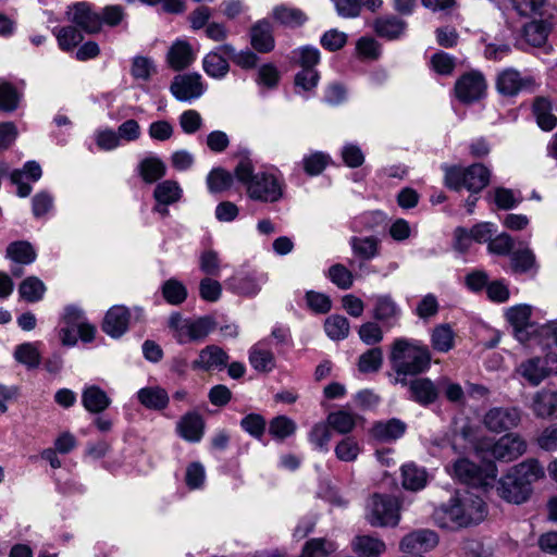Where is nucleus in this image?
<instances>
[{"instance_id":"nucleus-50","label":"nucleus","mask_w":557,"mask_h":557,"mask_svg":"<svg viewBox=\"0 0 557 557\" xmlns=\"http://www.w3.org/2000/svg\"><path fill=\"white\" fill-rule=\"evenodd\" d=\"M324 329L330 338L341 341L349 334V322L344 315L333 314L325 320Z\"/></svg>"},{"instance_id":"nucleus-42","label":"nucleus","mask_w":557,"mask_h":557,"mask_svg":"<svg viewBox=\"0 0 557 557\" xmlns=\"http://www.w3.org/2000/svg\"><path fill=\"white\" fill-rule=\"evenodd\" d=\"M480 40L485 46L483 55L490 61L499 62L512 51L510 44L502 41L497 37L488 41L487 36H483Z\"/></svg>"},{"instance_id":"nucleus-24","label":"nucleus","mask_w":557,"mask_h":557,"mask_svg":"<svg viewBox=\"0 0 557 557\" xmlns=\"http://www.w3.org/2000/svg\"><path fill=\"white\" fill-rule=\"evenodd\" d=\"M531 409L537 418L557 419V391L543 388L535 393Z\"/></svg>"},{"instance_id":"nucleus-55","label":"nucleus","mask_w":557,"mask_h":557,"mask_svg":"<svg viewBox=\"0 0 557 557\" xmlns=\"http://www.w3.org/2000/svg\"><path fill=\"white\" fill-rule=\"evenodd\" d=\"M330 162L329 154L315 151L308 156H305L302 159V168L306 174L310 176H315L321 174L324 169L327 166Z\"/></svg>"},{"instance_id":"nucleus-36","label":"nucleus","mask_w":557,"mask_h":557,"mask_svg":"<svg viewBox=\"0 0 557 557\" xmlns=\"http://www.w3.org/2000/svg\"><path fill=\"white\" fill-rule=\"evenodd\" d=\"M138 173L145 183L152 184L165 175L166 166L160 158L147 157L138 164Z\"/></svg>"},{"instance_id":"nucleus-49","label":"nucleus","mask_w":557,"mask_h":557,"mask_svg":"<svg viewBox=\"0 0 557 557\" xmlns=\"http://www.w3.org/2000/svg\"><path fill=\"white\" fill-rule=\"evenodd\" d=\"M383 364V351L380 347H373L359 357L358 370L361 373L377 372Z\"/></svg>"},{"instance_id":"nucleus-25","label":"nucleus","mask_w":557,"mask_h":557,"mask_svg":"<svg viewBox=\"0 0 557 557\" xmlns=\"http://www.w3.org/2000/svg\"><path fill=\"white\" fill-rule=\"evenodd\" d=\"M138 401L147 409L161 411L169 405L168 392L160 386H147L137 392Z\"/></svg>"},{"instance_id":"nucleus-15","label":"nucleus","mask_w":557,"mask_h":557,"mask_svg":"<svg viewBox=\"0 0 557 557\" xmlns=\"http://www.w3.org/2000/svg\"><path fill=\"white\" fill-rule=\"evenodd\" d=\"M372 317L387 327L395 326L401 315V309L391 295H377L372 298Z\"/></svg>"},{"instance_id":"nucleus-13","label":"nucleus","mask_w":557,"mask_h":557,"mask_svg":"<svg viewBox=\"0 0 557 557\" xmlns=\"http://www.w3.org/2000/svg\"><path fill=\"white\" fill-rule=\"evenodd\" d=\"M70 21L87 34H97L101 30L102 20L100 13L94 11L87 2H77L67 11Z\"/></svg>"},{"instance_id":"nucleus-22","label":"nucleus","mask_w":557,"mask_h":557,"mask_svg":"<svg viewBox=\"0 0 557 557\" xmlns=\"http://www.w3.org/2000/svg\"><path fill=\"white\" fill-rule=\"evenodd\" d=\"M82 405L94 414H100L111 405V398L98 385L86 386L82 392Z\"/></svg>"},{"instance_id":"nucleus-39","label":"nucleus","mask_w":557,"mask_h":557,"mask_svg":"<svg viewBox=\"0 0 557 557\" xmlns=\"http://www.w3.org/2000/svg\"><path fill=\"white\" fill-rule=\"evenodd\" d=\"M183 190L178 183L166 180L159 183L153 190V198L159 205L170 206L177 202L182 197Z\"/></svg>"},{"instance_id":"nucleus-52","label":"nucleus","mask_w":557,"mask_h":557,"mask_svg":"<svg viewBox=\"0 0 557 557\" xmlns=\"http://www.w3.org/2000/svg\"><path fill=\"white\" fill-rule=\"evenodd\" d=\"M58 45L61 50L72 51L84 39L82 33L75 26H63L55 33Z\"/></svg>"},{"instance_id":"nucleus-28","label":"nucleus","mask_w":557,"mask_h":557,"mask_svg":"<svg viewBox=\"0 0 557 557\" xmlns=\"http://www.w3.org/2000/svg\"><path fill=\"white\" fill-rule=\"evenodd\" d=\"M218 326L212 315H202L195 320L189 319L186 329L185 344L190 342H202Z\"/></svg>"},{"instance_id":"nucleus-47","label":"nucleus","mask_w":557,"mask_h":557,"mask_svg":"<svg viewBox=\"0 0 557 557\" xmlns=\"http://www.w3.org/2000/svg\"><path fill=\"white\" fill-rule=\"evenodd\" d=\"M261 280L252 273L234 276L231 278L233 289L245 296H255L260 290Z\"/></svg>"},{"instance_id":"nucleus-19","label":"nucleus","mask_w":557,"mask_h":557,"mask_svg":"<svg viewBox=\"0 0 557 557\" xmlns=\"http://www.w3.org/2000/svg\"><path fill=\"white\" fill-rule=\"evenodd\" d=\"M42 171L38 162L27 161L23 169L13 170L10 174V181L12 184L17 186V195L25 198L30 195L32 186L23 182V177L26 176L32 182H37L41 177Z\"/></svg>"},{"instance_id":"nucleus-16","label":"nucleus","mask_w":557,"mask_h":557,"mask_svg":"<svg viewBox=\"0 0 557 557\" xmlns=\"http://www.w3.org/2000/svg\"><path fill=\"white\" fill-rule=\"evenodd\" d=\"M230 360L227 352L216 345H208L199 351V356L193 361L194 370H223Z\"/></svg>"},{"instance_id":"nucleus-29","label":"nucleus","mask_w":557,"mask_h":557,"mask_svg":"<svg viewBox=\"0 0 557 557\" xmlns=\"http://www.w3.org/2000/svg\"><path fill=\"white\" fill-rule=\"evenodd\" d=\"M272 17L288 28L301 27L308 21V16L302 10L286 4L274 7Z\"/></svg>"},{"instance_id":"nucleus-35","label":"nucleus","mask_w":557,"mask_h":557,"mask_svg":"<svg viewBox=\"0 0 557 557\" xmlns=\"http://www.w3.org/2000/svg\"><path fill=\"white\" fill-rule=\"evenodd\" d=\"M5 257L18 264H30L36 260L37 253L29 242L16 240L9 244Z\"/></svg>"},{"instance_id":"nucleus-51","label":"nucleus","mask_w":557,"mask_h":557,"mask_svg":"<svg viewBox=\"0 0 557 557\" xmlns=\"http://www.w3.org/2000/svg\"><path fill=\"white\" fill-rule=\"evenodd\" d=\"M548 28L543 21H532L523 27V36L528 44L541 47L545 44Z\"/></svg>"},{"instance_id":"nucleus-32","label":"nucleus","mask_w":557,"mask_h":557,"mask_svg":"<svg viewBox=\"0 0 557 557\" xmlns=\"http://www.w3.org/2000/svg\"><path fill=\"white\" fill-rule=\"evenodd\" d=\"M355 553L359 557H380L386 549L385 543L371 535H358L352 541Z\"/></svg>"},{"instance_id":"nucleus-20","label":"nucleus","mask_w":557,"mask_h":557,"mask_svg":"<svg viewBox=\"0 0 557 557\" xmlns=\"http://www.w3.org/2000/svg\"><path fill=\"white\" fill-rule=\"evenodd\" d=\"M177 431L180 436L185 441L197 443L203 436V418L198 412H187L177 423Z\"/></svg>"},{"instance_id":"nucleus-48","label":"nucleus","mask_w":557,"mask_h":557,"mask_svg":"<svg viewBox=\"0 0 557 557\" xmlns=\"http://www.w3.org/2000/svg\"><path fill=\"white\" fill-rule=\"evenodd\" d=\"M296 423L286 416H277L270 421L269 433L273 438L283 441L296 432Z\"/></svg>"},{"instance_id":"nucleus-10","label":"nucleus","mask_w":557,"mask_h":557,"mask_svg":"<svg viewBox=\"0 0 557 557\" xmlns=\"http://www.w3.org/2000/svg\"><path fill=\"white\" fill-rule=\"evenodd\" d=\"M522 419V410L516 406L493 407L483 418L486 429L494 433H502L517 428Z\"/></svg>"},{"instance_id":"nucleus-1","label":"nucleus","mask_w":557,"mask_h":557,"mask_svg":"<svg viewBox=\"0 0 557 557\" xmlns=\"http://www.w3.org/2000/svg\"><path fill=\"white\" fill-rule=\"evenodd\" d=\"M486 515V504L480 496L469 491H457L435 510L434 520L438 527L453 530L479 524Z\"/></svg>"},{"instance_id":"nucleus-41","label":"nucleus","mask_w":557,"mask_h":557,"mask_svg":"<svg viewBox=\"0 0 557 557\" xmlns=\"http://www.w3.org/2000/svg\"><path fill=\"white\" fill-rule=\"evenodd\" d=\"M20 296L27 302H37L42 299L46 286L36 276H28L18 286Z\"/></svg>"},{"instance_id":"nucleus-2","label":"nucleus","mask_w":557,"mask_h":557,"mask_svg":"<svg viewBox=\"0 0 557 557\" xmlns=\"http://www.w3.org/2000/svg\"><path fill=\"white\" fill-rule=\"evenodd\" d=\"M238 162L234 174L238 183L245 186L248 197L261 202H276L283 196L282 184L270 173H255V165L247 149L238 150Z\"/></svg>"},{"instance_id":"nucleus-59","label":"nucleus","mask_w":557,"mask_h":557,"mask_svg":"<svg viewBox=\"0 0 557 557\" xmlns=\"http://www.w3.org/2000/svg\"><path fill=\"white\" fill-rule=\"evenodd\" d=\"M521 369L523 377L534 386L539 385L548 375L546 369L541 366L539 358L530 359L522 363Z\"/></svg>"},{"instance_id":"nucleus-5","label":"nucleus","mask_w":557,"mask_h":557,"mask_svg":"<svg viewBox=\"0 0 557 557\" xmlns=\"http://www.w3.org/2000/svg\"><path fill=\"white\" fill-rule=\"evenodd\" d=\"M442 169L444 185L455 191L466 188L471 194H479L490 184L491 171L482 163H473L467 168L444 164Z\"/></svg>"},{"instance_id":"nucleus-8","label":"nucleus","mask_w":557,"mask_h":557,"mask_svg":"<svg viewBox=\"0 0 557 557\" xmlns=\"http://www.w3.org/2000/svg\"><path fill=\"white\" fill-rule=\"evenodd\" d=\"M487 82L479 70H471L460 75L455 82L454 94L462 104H472L485 98Z\"/></svg>"},{"instance_id":"nucleus-4","label":"nucleus","mask_w":557,"mask_h":557,"mask_svg":"<svg viewBox=\"0 0 557 557\" xmlns=\"http://www.w3.org/2000/svg\"><path fill=\"white\" fill-rule=\"evenodd\" d=\"M392 369L397 377L400 375L417 376L431 366V352L426 345L420 341L406 337L395 338L388 356Z\"/></svg>"},{"instance_id":"nucleus-43","label":"nucleus","mask_w":557,"mask_h":557,"mask_svg":"<svg viewBox=\"0 0 557 557\" xmlns=\"http://www.w3.org/2000/svg\"><path fill=\"white\" fill-rule=\"evenodd\" d=\"M356 414L346 410H337L327 416V424L339 434H348L356 426Z\"/></svg>"},{"instance_id":"nucleus-18","label":"nucleus","mask_w":557,"mask_h":557,"mask_svg":"<svg viewBox=\"0 0 557 557\" xmlns=\"http://www.w3.org/2000/svg\"><path fill=\"white\" fill-rule=\"evenodd\" d=\"M129 310L124 306H113L104 315L101 329L113 338L121 337L128 329Z\"/></svg>"},{"instance_id":"nucleus-54","label":"nucleus","mask_w":557,"mask_h":557,"mask_svg":"<svg viewBox=\"0 0 557 557\" xmlns=\"http://www.w3.org/2000/svg\"><path fill=\"white\" fill-rule=\"evenodd\" d=\"M240 428L248 433L250 436L261 440L265 433L267 421L263 416L259 413L246 414L240 420Z\"/></svg>"},{"instance_id":"nucleus-58","label":"nucleus","mask_w":557,"mask_h":557,"mask_svg":"<svg viewBox=\"0 0 557 557\" xmlns=\"http://www.w3.org/2000/svg\"><path fill=\"white\" fill-rule=\"evenodd\" d=\"M309 442L320 451H329V443L332 438L331 430L329 425L323 423H317L312 426L309 432Z\"/></svg>"},{"instance_id":"nucleus-11","label":"nucleus","mask_w":557,"mask_h":557,"mask_svg":"<svg viewBox=\"0 0 557 557\" xmlns=\"http://www.w3.org/2000/svg\"><path fill=\"white\" fill-rule=\"evenodd\" d=\"M206 85L199 73H186L174 76L170 91L178 101L189 102L200 98L206 91Z\"/></svg>"},{"instance_id":"nucleus-26","label":"nucleus","mask_w":557,"mask_h":557,"mask_svg":"<svg viewBox=\"0 0 557 557\" xmlns=\"http://www.w3.org/2000/svg\"><path fill=\"white\" fill-rule=\"evenodd\" d=\"M532 112L537 125L543 131H552L557 125V116L553 112V102L549 98L539 96L534 99Z\"/></svg>"},{"instance_id":"nucleus-61","label":"nucleus","mask_w":557,"mask_h":557,"mask_svg":"<svg viewBox=\"0 0 557 557\" xmlns=\"http://www.w3.org/2000/svg\"><path fill=\"white\" fill-rule=\"evenodd\" d=\"M431 67L440 75H451L456 67V58L444 51L435 52L431 57Z\"/></svg>"},{"instance_id":"nucleus-63","label":"nucleus","mask_w":557,"mask_h":557,"mask_svg":"<svg viewBox=\"0 0 557 557\" xmlns=\"http://www.w3.org/2000/svg\"><path fill=\"white\" fill-rule=\"evenodd\" d=\"M513 247L515 240L507 233H502L492 238L487 245L488 251L497 256H510Z\"/></svg>"},{"instance_id":"nucleus-30","label":"nucleus","mask_w":557,"mask_h":557,"mask_svg":"<svg viewBox=\"0 0 557 557\" xmlns=\"http://www.w3.org/2000/svg\"><path fill=\"white\" fill-rule=\"evenodd\" d=\"M225 57L219 47L210 51L202 60V67L207 75L216 79L225 77L230 71V64Z\"/></svg>"},{"instance_id":"nucleus-27","label":"nucleus","mask_w":557,"mask_h":557,"mask_svg":"<svg viewBox=\"0 0 557 557\" xmlns=\"http://www.w3.org/2000/svg\"><path fill=\"white\" fill-rule=\"evenodd\" d=\"M166 60L174 71L188 67L195 60L191 46L184 40L175 41L166 54Z\"/></svg>"},{"instance_id":"nucleus-45","label":"nucleus","mask_w":557,"mask_h":557,"mask_svg":"<svg viewBox=\"0 0 557 557\" xmlns=\"http://www.w3.org/2000/svg\"><path fill=\"white\" fill-rule=\"evenodd\" d=\"M187 295L185 285L176 278H170L162 285V296L170 305L178 306L183 304Z\"/></svg>"},{"instance_id":"nucleus-56","label":"nucleus","mask_w":557,"mask_h":557,"mask_svg":"<svg viewBox=\"0 0 557 557\" xmlns=\"http://www.w3.org/2000/svg\"><path fill=\"white\" fill-rule=\"evenodd\" d=\"M327 277L343 290L349 289L354 284L352 273L342 263L331 265L327 270Z\"/></svg>"},{"instance_id":"nucleus-64","label":"nucleus","mask_w":557,"mask_h":557,"mask_svg":"<svg viewBox=\"0 0 557 557\" xmlns=\"http://www.w3.org/2000/svg\"><path fill=\"white\" fill-rule=\"evenodd\" d=\"M360 448L352 437H345L335 447V455L341 461H354L359 455Z\"/></svg>"},{"instance_id":"nucleus-9","label":"nucleus","mask_w":557,"mask_h":557,"mask_svg":"<svg viewBox=\"0 0 557 557\" xmlns=\"http://www.w3.org/2000/svg\"><path fill=\"white\" fill-rule=\"evenodd\" d=\"M396 383L408 388V399L422 407L435 404L440 398L438 381L433 382L429 377H416L408 380L405 376L396 377Z\"/></svg>"},{"instance_id":"nucleus-6","label":"nucleus","mask_w":557,"mask_h":557,"mask_svg":"<svg viewBox=\"0 0 557 557\" xmlns=\"http://www.w3.org/2000/svg\"><path fill=\"white\" fill-rule=\"evenodd\" d=\"M368 521L372 527H395L398 524L399 502L395 496L373 494L369 502Z\"/></svg>"},{"instance_id":"nucleus-33","label":"nucleus","mask_w":557,"mask_h":557,"mask_svg":"<svg viewBox=\"0 0 557 557\" xmlns=\"http://www.w3.org/2000/svg\"><path fill=\"white\" fill-rule=\"evenodd\" d=\"M403 486L409 491L422 490L428 482V473L424 468L418 467L414 462L401 467Z\"/></svg>"},{"instance_id":"nucleus-38","label":"nucleus","mask_w":557,"mask_h":557,"mask_svg":"<svg viewBox=\"0 0 557 557\" xmlns=\"http://www.w3.org/2000/svg\"><path fill=\"white\" fill-rule=\"evenodd\" d=\"M235 174L224 168H213L207 175V186L211 194H220L228 190L234 183Z\"/></svg>"},{"instance_id":"nucleus-21","label":"nucleus","mask_w":557,"mask_h":557,"mask_svg":"<svg viewBox=\"0 0 557 557\" xmlns=\"http://www.w3.org/2000/svg\"><path fill=\"white\" fill-rule=\"evenodd\" d=\"M407 430V424L397 418L387 421H377L371 429L372 436L384 443H391L400 438Z\"/></svg>"},{"instance_id":"nucleus-31","label":"nucleus","mask_w":557,"mask_h":557,"mask_svg":"<svg viewBox=\"0 0 557 557\" xmlns=\"http://www.w3.org/2000/svg\"><path fill=\"white\" fill-rule=\"evenodd\" d=\"M219 50L223 51V53L238 67L243 70H253L257 67L259 62V57L257 53L248 48L245 50L236 51L235 48L231 44H223L219 46Z\"/></svg>"},{"instance_id":"nucleus-12","label":"nucleus","mask_w":557,"mask_h":557,"mask_svg":"<svg viewBox=\"0 0 557 557\" xmlns=\"http://www.w3.org/2000/svg\"><path fill=\"white\" fill-rule=\"evenodd\" d=\"M535 86L531 76H522L519 71L508 67L496 78V89L503 96L513 97L523 90H532Z\"/></svg>"},{"instance_id":"nucleus-40","label":"nucleus","mask_w":557,"mask_h":557,"mask_svg":"<svg viewBox=\"0 0 557 557\" xmlns=\"http://www.w3.org/2000/svg\"><path fill=\"white\" fill-rule=\"evenodd\" d=\"M22 92L10 82L0 79V112L12 113L21 102Z\"/></svg>"},{"instance_id":"nucleus-53","label":"nucleus","mask_w":557,"mask_h":557,"mask_svg":"<svg viewBox=\"0 0 557 557\" xmlns=\"http://www.w3.org/2000/svg\"><path fill=\"white\" fill-rule=\"evenodd\" d=\"M249 361L252 368L259 372H270L275 367L273 352L258 347L251 348Z\"/></svg>"},{"instance_id":"nucleus-62","label":"nucleus","mask_w":557,"mask_h":557,"mask_svg":"<svg viewBox=\"0 0 557 557\" xmlns=\"http://www.w3.org/2000/svg\"><path fill=\"white\" fill-rule=\"evenodd\" d=\"M154 72L156 67L149 58L138 55L133 59L131 73L135 79L147 82Z\"/></svg>"},{"instance_id":"nucleus-14","label":"nucleus","mask_w":557,"mask_h":557,"mask_svg":"<svg viewBox=\"0 0 557 557\" xmlns=\"http://www.w3.org/2000/svg\"><path fill=\"white\" fill-rule=\"evenodd\" d=\"M527 450L525 441L518 434L509 433L502 436L490 448L491 455L498 461L510 462Z\"/></svg>"},{"instance_id":"nucleus-17","label":"nucleus","mask_w":557,"mask_h":557,"mask_svg":"<svg viewBox=\"0 0 557 557\" xmlns=\"http://www.w3.org/2000/svg\"><path fill=\"white\" fill-rule=\"evenodd\" d=\"M249 37L252 49L259 53H269L275 48L273 26L265 18L250 27Z\"/></svg>"},{"instance_id":"nucleus-46","label":"nucleus","mask_w":557,"mask_h":557,"mask_svg":"<svg viewBox=\"0 0 557 557\" xmlns=\"http://www.w3.org/2000/svg\"><path fill=\"white\" fill-rule=\"evenodd\" d=\"M431 343L435 350L447 352L454 347V332L449 324H440L434 327Z\"/></svg>"},{"instance_id":"nucleus-60","label":"nucleus","mask_w":557,"mask_h":557,"mask_svg":"<svg viewBox=\"0 0 557 557\" xmlns=\"http://www.w3.org/2000/svg\"><path fill=\"white\" fill-rule=\"evenodd\" d=\"M532 308L528 305H517L510 307L506 311V319L512 327L515 326H532L530 319Z\"/></svg>"},{"instance_id":"nucleus-3","label":"nucleus","mask_w":557,"mask_h":557,"mask_svg":"<svg viewBox=\"0 0 557 557\" xmlns=\"http://www.w3.org/2000/svg\"><path fill=\"white\" fill-rule=\"evenodd\" d=\"M545 474L543 467L536 459H528L509 469L500 478L497 494L508 503L522 504L532 494V484Z\"/></svg>"},{"instance_id":"nucleus-34","label":"nucleus","mask_w":557,"mask_h":557,"mask_svg":"<svg viewBox=\"0 0 557 557\" xmlns=\"http://www.w3.org/2000/svg\"><path fill=\"white\" fill-rule=\"evenodd\" d=\"M510 268L516 274H524L531 271L536 273L539 265L534 252L530 248H522L511 252Z\"/></svg>"},{"instance_id":"nucleus-44","label":"nucleus","mask_w":557,"mask_h":557,"mask_svg":"<svg viewBox=\"0 0 557 557\" xmlns=\"http://www.w3.org/2000/svg\"><path fill=\"white\" fill-rule=\"evenodd\" d=\"M14 358L17 362L26 366L28 369H36L40 364V352L34 343H23L17 345L14 350Z\"/></svg>"},{"instance_id":"nucleus-37","label":"nucleus","mask_w":557,"mask_h":557,"mask_svg":"<svg viewBox=\"0 0 557 557\" xmlns=\"http://www.w3.org/2000/svg\"><path fill=\"white\" fill-rule=\"evenodd\" d=\"M350 247L358 258L371 260L380 253V239L374 236H354L350 238Z\"/></svg>"},{"instance_id":"nucleus-7","label":"nucleus","mask_w":557,"mask_h":557,"mask_svg":"<svg viewBox=\"0 0 557 557\" xmlns=\"http://www.w3.org/2000/svg\"><path fill=\"white\" fill-rule=\"evenodd\" d=\"M454 475L462 483L486 490L496 479L497 468L493 462L482 468L466 458H460L453 466Z\"/></svg>"},{"instance_id":"nucleus-57","label":"nucleus","mask_w":557,"mask_h":557,"mask_svg":"<svg viewBox=\"0 0 557 557\" xmlns=\"http://www.w3.org/2000/svg\"><path fill=\"white\" fill-rule=\"evenodd\" d=\"M281 79V74L277 67L273 63L262 64L257 72L256 83L260 86H264L268 89H274L277 87Z\"/></svg>"},{"instance_id":"nucleus-23","label":"nucleus","mask_w":557,"mask_h":557,"mask_svg":"<svg viewBox=\"0 0 557 557\" xmlns=\"http://www.w3.org/2000/svg\"><path fill=\"white\" fill-rule=\"evenodd\" d=\"M407 28V23L398 16L387 15L374 20L373 29L375 34L387 40L400 38Z\"/></svg>"}]
</instances>
